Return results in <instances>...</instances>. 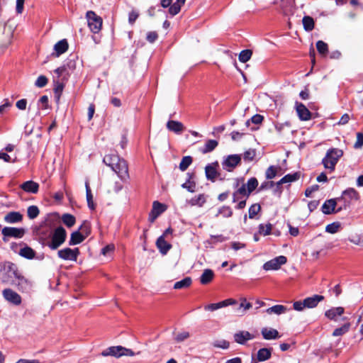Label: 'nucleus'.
Segmentation results:
<instances>
[{
    "instance_id": "nucleus-26",
    "label": "nucleus",
    "mask_w": 363,
    "mask_h": 363,
    "mask_svg": "<svg viewBox=\"0 0 363 363\" xmlns=\"http://www.w3.org/2000/svg\"><path fill=\"white\" fill-rule=\"evenodd\" d=\"M21 188L28 193L36 194L39 189V184L33 181H27L21 185Z\"/></svg>"
},
{
    "instance_id": "nucleus-64",
    "label": "nucleus",
    "mask_w": 363,
    "mask_h": 363,
    "mask_svg": "<svg viewBox=\"0 0 363 363\" xmlns=\"http://www.w3.org/2000/svg\"><path fill=\"white\" fill-rule=\"evenodd\" d=\"M294 309L298 311H302L303 308H306V305L304 303V300L303 301H295L293 304Z\"/></svg>"
},
{
    "instance_id": "nucleus-38",
    "label": "nucleus",
    "mask_w": 363,
    "mask_h": 363,
    "mask_svg": "<svg viewBox=\"0 0 363 363\" xmlns=\"http://www.w3.org/2000/svg\"><path fill=\"white\" fill-rule=\"evenodd\" d=\"M191 283H192L191 278L189 277H186L184 278L182 280L175 282L174 284V289H186L191 286Z\"/></svg>"
},
{
    "instance_id": "nucleus-42",
    "label": "nucleus",
    "mask_w": 363,
    "mask_h": 363,
    "mask_svg": "<svg viewBox=\"0 0 363 363\" xmlns=\"http://www.w3.org/2000/svg\"><path fill=\"white\" fill-rule=\"evenodd\" d=\"M272 225L271 223L259 224L258 231L260 235L264 236L269 235L272 233Z\"/></svg>"
},
{
    "instance_id": "nucleus-47",
    "label": "nucleus",
    "mask_w": 363,
    "mask_h": 363,
    "mask_svg": "<svg viewBox=\"0 0 363 363\" xmlns=\"http://www.w3.org/2000/svg\"><path fill=\"white\" fill-rule=\"evenodd\" d=\"M193 160L191 156H185L182 159L181 162L179 163V169L181 171H185L192 163Z\"/></svg>"
},
{
    "instance_id": "nucleus-44",
    "label": "nucleus",
    "mask_w": 363,
    "mask_h": 363,
    "mask_svg": "<svg viewBox=\"0 0 363 363\" xmlns=\"http://www.w3.org/2000/svg\"><path fill=\"white\" fill-rule=\"evenodd\" d=\"M350 323H346L342 326L335 329L333 333V336L342 335L345 334L350 330Z\"/></svg>"
},
{
    "instance_id": "nucleus-59",
    "label": "nucleus",
    "mask_w": 363,
    "mask_h": 363,
    "mask_svg": "<svg viewBox=\"0 0 363 363\" xmlns=\"http://www.w3.org/2000/svg\"><path fill=\"white\" fill-rule=\"evenodd\" d=\"M255 151L254 150L250 149L244 152L243 159L245 161H252L255 157Z\"/></svg>"
},
{
    "instance_id": "nucleus-50",
    "label": "nucleus",
    "mask_w": 363,
    "mask_h": 363,
    "mask_svg": "<svg viewBox=\"0 0 363 363\" xmlns=\"http://www.w3.org/2000/svg\"><path fill=\"white\" fill-rule=\"evenodd\" d=\"M252 52L250 50H243L240 52L239 55V60L242 62H247L252 57Z\"/></svg>"
},
{
    "instance_id": "nucleus-55",
    "label": "nucleus",
    "mask_w": 363,
    "mask_h": 363,
    "mask_svg": "<svg viewBox=\"0 0 363 363\" xmlns=\"http://www.w3.org/2000/svg\"><path fill=\"white\" fill-rule=\"evenodd\" d=\"M218 213L224 218H230L233 215V211L230 206H223L218 210Z\"/></svg>"
},
{
    "instance_id": "nucleus-45",
    "label": "nucleus",
    "mask_w": 363,
    "mask_h": 363,
    "mask_svg": "<svg viewBox=\"0 0 363 363\" xmlns=\"http://www.w3.org/2000/svg\"><path fill=\"white\" fill-rule=\"evenodd\" d=\"M246 185L248 194H250L258 186V181L255 177H251L248 179Z\"/></svg>"
},
{
    "instance_id": "nucleus-20",
    "label": "nucleus",
    "mask_w": 363,
    "mask_h": 363,
    "mask_svg": "<svg viewBox=\"0 0 363 363\" xmlns=\"http://www.w3.org/2000/svg\"><path fill=\"white\" fill-rule=\"evenodd\" d=\"M250 194L247 193V189L246 188L245 184H242L240 187H239L235 191L233 194V202L235 203L238 201L242 198L247 199Z\"/></svg>"
},
{
    "instance_id": "nucleus-4",
    "label": "nucleus",
    "mask_w": 363,
    "mask_h": 363,
    "mask_svg": "<svg viewBox=\"0 0 363 363\" xmlns=\"http://www.w3.org/2000/svg\"><path fill=\"white\" fill-rule=\"evenodd\" d=\"M67 232L65 229L60 225L54 228L50 238L45 242V246L48 247L51 250L58 249L66 240Z\"/></svg>"
},
{
    "instance_id": "nucleus-12",
    "label": "nucleus",
    "mask_w": 363,
    "mask_h": 363,
    "mask_svg": "<svg viewBox=\"0 0 363 363\" xmlns=\"http://www.w3.org/2000/svg\"><path fill=\"white\" fill-rule=\"evenodd\" d=\"M219 164L218 162H214L211 164H208L205 167V174L208 180L214 182L216 179L220 177V173L218 172Z\"/></svg>"
},
{
    "instance_id": "nucleus-58",
    "label": "nucleus",
    "mask_w": 363,
    "mask_h": 363,
    "mask_svg": "<svg viewBox=\"0 0 363 363\" xmlns=\"http://www.w3.org/2000/svg\"><path fill=\"white\" fill-rule=\"evenodd\" d=\"M48 82V78L44 75H40L38 77L35 82V85L37 87L43 88L47 85Z\"/></svg>"
},
{
    "instance_id": "nucleus-36",
    "label": "nucleus",
    "mask_w": 363,
    "mask_h": 363,
    "mask_svg": "<svg viewBox=\"0 0 363 363\" xmlns=\"http://www.w3.org/2000/svg\"><path fill=\"white\" fill-rule=\"evenodd\" d=\"M85 187H86V201L88 206L90 209H95V204L93 201V195L91 193V190L89 186V182L88 180L85 182Z\"/></svg>"
},
{
    "instance_id": "nucleus-48",
    "label": "nucleus",
    "mask_w": 363,
    "mask_h": 363,
    "mask_svg": "<svg viewBox=\"0 0 363 363\" xmlns=\"http://www.w3.org/2000/svg\"><path fill=\"white\" fill-rule=\"evenodd\" d=\"M166 210L165 205L160 203L159 201H154L152 204V212L155 214L160 215Z\"/></svg>"
},
{
    "instance_id": "nucleus-52",
    "label": "nucleus",
    "mask_w": 363,
    "mask_h": 363,
    "mask_svg": "<svg viewBox=\"0 0 363 363\" xmlns=\"http://www.w3.org/2000/svg\"><path fill=\"white\" fill-rule=\"evenodd\" d=\"M277 169H278V167H277L275 166H273V165L269 166L267 169L266 172H265L266 179H274L277 176Z\"/></svg>"
},
{
    "instance_id": "nucleus-49",
    "label": "nucleus",
    "mask_w": 363,
    "mask_h": 363,
    "mask_svg": "<svg viewBox=\"0 0 363 363\" xmlns=\"http://www.w3.org/2000/svg\"><path fill=\"white\" fill-rule=\"evenodd\" d=\"M53 82H54V85H55L54 89H53L54 92H55V95H57V97L59 98L63 91L64 84H63V82H60L59 79H54Z\"/></svg>"
},
{
    "instance_id": "nucleus-3",
    "label": "nucleus",
    "mask_w": 363,
    "mask_h": 363,
    "mask_svg": "<svg viewBox=\"0 0 363 363\" xmlns=\"http://www.w3.org/2000/svg\"><path fill=\"white\" fill-rule=\"evenodd\" d=\"M14 279L23 281L24 277L19 272L16 264L6 261L0 262V280L2 283L13 284Z\"/></svg>"
},
{
    "instance_id": "nucleus-62",
    "label": "nucleus",
    "mask_w": 363,
    "mask_h": 363,
    "mask_svg": "<svg viewBox=\"0 0 363 363\" xmlns=\"http://www.w3.org/2000/svg\"><path fill=\"white\" fill-rule=\"evenodd\" d=\"M158 38V35L155 31H150L147 33L146 39L149 43H153Z\"/></svg>"
},
{
    "instance_id": "nucleus-8",
    "label": "nucleus",
    "mask_w": 363,
    "mask_h": 363,
    "mask_svg": "<svg viewBox=\"0 0 363 363\" xmlns=\"http://www.w3.org/2000/svg\"><path fill=\"white\" fill-rule=\"evenodd\" d=\"M80 252L78 247L71 249L69 247H65L60 250L57 252V256L64 260L77 261Z\"/></svg>"
},
{
    "instance_id": "nucleus-29",
    "label": "nucleus",
    "mask_w": 363,
    "mask_h": 363,
    "mask_svg": "<svg viewBox=\"0 0 363 363\" xmlns=\"http://www.w3.org/2000/svg\"><path fill=\"white\" fill-rule=\"evenodd\" d=\"M215 276L213 271L211 269L203 270L200 277V282L203 285H206L212 281Z\"/></svg>"
},
{
    "instance_id": "nucleus-25",
    "label": "nucleus",
    "mask_w": 363,
    "mask_h": 363,
    "mask_svg": "<svg viewBox=\"0 0 363 363\" xmlns=\"http://www.w3.org/2000/svg\"><path fill=\"white\" fill-rule=\"evenodd\" d=\"M167 128L172 131V132H174L177 134H180L183 132V130H184V125L179 122V121H173V120H169L167 123Z\"/></svg>"
},
{
    "instance_id": "nucleus-53",
    "label": "nucleus",
    "mask_w": 363,
    "mask_h": 363,
    "mask_svg": "<svg viewBox=\"0 0 363 363\" xmlns=\"http://www.w3.org/2000/svg\"><path fill=\"white\" fill-rule=\"evenodd\" d=\"M261 211V206L258 203L252 204L249 208V218L252 219Z\"/></svg>"
},
{
    "instance_id": "nucleus-2",
    "label": "nucleus",
    "mask_w": 363,
    "mask_h": 363,
    "mask_svg": "<svg viewBox=\"0 0 363 363\" xmlns=\"http://www.w3.org/2000/svg\"><path fill=\"white\" fill-rule=\"evenodd\" d=\"M58 218L59 217L56 213L48 214L39 226L35 228V233L38 237L39 242L43 246H45V242H47L54 228H55Z\"/></svg>"
},
{
    "instance_id": "nucleus-39",
    "label": "nucleus",
    "mask_w": 363,
    "mask_h": 363,
    "mask_svg": "<svg viewBox=\"0 0 363 363\" xmlns=\"http://www.w3.org/2000/svg\"><path fill=\"white\" fill-rule=\"evenodd\" d=\"M302 23L305 30L309 32L313 30L315 22L312 17L305 16L302 19Z\"/></svg>"
},
{
    "instance_id": "nucleus-54",
    "label": "nucleus",
    "mask_w": 363,
    "mask_h": 363,
    "mask_svg": "<svg viewBox=\"0 0 363 363\" xmlns=\"http://www.w3.org/2000/svg\"><path fill=\"white\" fill-rule=\"evenodd\" d=\"M340 228V223L338 222H334L333 223L328 224L325 227V231L327 233L334 234V233H337Z\"/></svg>"
},
{
    "instance_id": "nucleus-22",
    "label": "nucleus",
    "mask_w": 363,
    "mask_h": 363,
    "mask_svg": "<svg viewBox=\"0 0 363 363\" xmlns=\"http://www.w3.org/2000/svg\"><path fill=\"white\" fill-rule=\"evenodd\" d=\"M68 48L69 45L67 40L62 39L54 45L55 53H53V55L56 57H59L65 53L68 50Z\"/></svg>"
},
{
    "instance_id": "nucleus-17",
    "label": "nucleus",
    "mask_w": 363,
    "mask_h": 363,
    "mask_svg": "<svg viewBox=\"0 0 363 363\" xmlns=\"http://www.w3.org/2000/svg\"><path fill=\"white\" fill-rule=\"evenodd\" d=\"M255 337V335L245 330L239 331L234 335L235 342L240 345H245L248 340Z\"/></svg>"
},
{
    "instance_id": "nucleus-30",
    "label": "nucleus",
    "mask_w": 363,
    "mask_h": 363,
    "mask_svg": "<svg viewBox=\"0 0 363 363\" xmlns=\"http://www.w3.org/2000/svg\"><path fill=\"white\" fill-rule=\"evenodd\" d=\"M300 174L298 172H295L294 174H288L282 177L279 182H277L276 185L277 188L285 183H289L294 181H296L299 179Z\"/></svg>"
},
{
    "instance_id": "nucleus-28",
    "label": "nucleus",
    "mask_w": 363,
    "mask_h": 363,
    "mask_svg": "<svg viewBox=\"0 0 363 363\" xmlns=\"http://www.w3.org/2000/svg\"><path fill=\"white\" fill-rule=\"evenodd\" d=\"M345 309L342 307L332 308L325 311V315L330 320H337V317L344 313Z\"/></svg>"
},
{
    "instance_id": "nucleus-1",
    "label": "nucleus",
    "mask_w": 363,
    "mask_h": 363,
    "mask_svg": "<svg viewBox=\"0 0 363 363\" xmlns=\"http://www.w3.org/2000/svg\"><path fill=\"white\" fill-rule=\"evenodd\" d=\"M103 162L110 167L122 181L129 179L128 166L127 162L116 154H109L104 156Z\"/></svg>"
},
{
    "instance_id": "nucleus-15",
    "label": "nucleus",
    "mask_w": 363,
    "mask_h": 363,
    "mask_svg": "<svg viewBox=\"0 0 363 363\" xmlns=\"http://www.w3.org/2000/svg\"><path fill=\"white\" fill-rule=\"evenodd\" d=\"M296 110L301 121H308L311 118V113L302 103L296 102Z\"/></svg>"
},
{
    "instance_id": "nucleus-16",
    "label": "nucleus",
    "mask_w": 363,
    "mask_h": 363,
    "mask_svg": "<svg viewBox=\"0 0 363 363\" xmlns=\"http://www.w3.org/2000/svg\"><path fill=\"white\" fill-rule=\"evenodd\" d=\"M236 301L233 298H228L218 303H210L204 306L205 311H214L219 308L235 304Z\"/></svg>"
},
{
    "instance_id": "nucleus-33",
    "label": "nucleus",
    "mask_w": 363,
    "mask_h": 363,
    "mask_svg": "<svg viewBox=\"0 0 363 363\" xmlns=\"http://www.w3.org/2000/svg\"><path fill=\"white\" fill-rule=\"evenodd\" d=\"M218 143L216 140H208L204 146L200 148V152L206 154L212 152L218 146Z\"/></svg>"
},
{
    "instance_id": "nucleus-32",
    "label": "nucleus",
    "mask_w": 363,
    "mask_h": 363,
    "mask_svg": "<svg viewBox=\"0 0 363 363\" xmlns=\"http://www.w3.org/2000/svg\"><path fill=\"white\" fill-rule=\"evenodd\" d=\"M5 221L9 223L21 222L23 220V216L19 212H10L6 214L4 218Z\"/></svg>"
},
{
    "instance_id": "nucleus-63",
    "label": "nucleus",
    "mask_w": 363,
    "mask_h": 363,
    "mask_svg": "<svg viewBox=\"0 0 363 363\" xmlns=\"http://www.w3.org/2000/svg\"><path fill=\"white\" fill-rule=\"evenodd\" d=\"M189 337V333L186 331H183L177 335L175 340L177 342H182L187 339Z\"/></svg>"
},
{
    "instance_id": "nucleus-14",
    "label": "nucleus",
    "mask_w": 363,
    "mask_h": 363,
    "mask_svg": "<svg viewBox=\"0 0 363 363\" xmlns=\"http://www.w3.org/2000/svg\"><path fill=\"white\" fill-rule=\"evenodd\" d=\"M272 348H261L257 351V356H252L251 363H257L264 362L270 359L272 356Z\"/></svg>"
},
{
    "instance_id": "nucleus-10",
    "label": "nucleus",
    "mask_w": 363,
    "mask_h": 363,
    "mask_svg": "<svg viewBox=\"0 0 363 363\" xmlns=\"http://www.w3.org/2000/svg\"><path fill=\"white\" fill-rule=\"evenodd\" d=\"M241 162V156L239 155H228L222 162L223 169L232 172Z\"/></svg>"
},
{
    "instance_id": "nucleus-5",
    "label": "nucleus",
    "mask_w": 363,
    "mask_h": 363,
    "mask_svg": "<svg viewBox=\"0 0 363 363\" xmlns=\"http://www.w3.org/2000/svg\"><path fill=\"white\" fill-rule=\"evenodd\" d=\"M342 155L343 151L342 150L330 148L327 151L325 156L322 160V164L325 169H329L330 172H332L335 170L336 164Z\"/></svg>"
},
{
    "instance_id": "nucleus-57",
    "label": "nucleus",
    "mask_w": 363,
    "mask_h": 363,
    "mask_svg": "<svg viewBox=\"0 0 363 363\" xmlns=\"http://www.w3.org/2000/svg\"><path fill=\"white\" fill-rule=\"evenodd\" d=\"M78 230H81V233H82L84 235H86V238L89 235L91 231L89 223L86 220H84L80 225Z\"/></svg>"
},
{
    "instance_id": "nucleus-13",
    "label": "nucleus",
    "mask_w": 363,
    "mask_h": 363,
    "mask_svg": "<svg viewBox=\"0 0 363 363\" xmlns=\"http://www.w3.org/2000/svg\"><path fill=\"white\" fill-rule=\"evenodd\" d=\"M4 298L11 303L18 306L21 303V296L11 289H5L2 291Z\"/></svg>"
},
{
    "instance_id": "nucleus-31",
    "label": "nucleus",
    "mask_w": 363,
    "mask_h": 363,
    "mask_svg": "<svg viewBox=\"0 0 363 363\" xmlns=\"http://www.w3.org/2000/svg\"><path fill=\"white\" fill-rule=\"evenodd\" d=\"M86 239V235H84L79 230L74 231L71 234L70 240L69 241V245H75L82 242Z\"/></svg>"
},
{
    "instance_id": "nucleus-43",
    "label": "nucleus",
    "mask_w": 363,
    "mask_h": 363,
    "mask_svg": "<svg viewBox=\"0 0 363 363\" xmlns=\"http://www.w3.org/2000/svg\"><path fill=\"white\" fill-rule=\"evenodd\" d=\"M316 48L318 52L321 55H326L328 52V45L323 40H318L316 43Z\"/></svg>"
},
{
    "instance_id": "nucleus-34",
    "label": "nucleus",
    "mask_w": 363,
    "mask_h": 363,
    "mask_svg": "<svg viewBox=\"0 0 363 363\" xmlns=\"http://www.w3.org/2000/svg\"><path fill=\"white\" fill-rule=\"evenodd\" d=\"M206 202V196L204 194H199L193 198H191L188 203L191 206H197L199 207L203 206V205Z\"/></svg>"
},
{
    "instance_id": "nucleus-27",
    "label": "nucleus",
    "mask_w": 363,
    "mask_h": 363,
    "mask_svg": "<svg viewBox=\"0 0 363 363\" xmlns=\"http://www.w3.org/2000/svg\"><path fill=\"white\" fill-rule=\"evenodd\" d=\"M261 333L265 340H276L280 337L279 332L274 328H264L261 330Z\"/></svg>"
},
{
    "instance_id": "nucleus-18",
    "label": "nucleus",
    "mask_w": 363,
    "mask_h": 363,
    "mask_svg": "<svg viewBox=\"0 0 363 363\" xmlns=\"http://www.w3.org/2000/svg\"><path fill=\"white\" fill-rule=\"evenodd\" d=\"M122 350V346H111L103 350L101 355L103 357L111 356L118 358L123 356Z\"/></svg>"
},
{
    "instance_id": "nucleus-6",
    "label": "nucleus",
    "mask_w": 363,
    "mask_h": 363,
    "mask_svg": "<svg viewBox=\"0 0 363 363\" xmlns=\"http://www.w3.org/2000/svg\"><path fill=\"white\" fill-rule=\"evenodd\" d=\"M359 198V193L354 189H347L342 192V196L337 198V201L342 204L337 209L336 212H340L342 209H346L350 206L352 201H357Z\"/></svg>"
},
{
    "instance_id": "nucleus-24",
    "label": "nucleus",
    "mask_w": 363,
    "mask_h": 363,
    "mask_svg": "<svg viewBox=\"0 0 363 363\" xmlns=\"http://www.w3.org/2000/svg\"><path fill=\"white\" fill-rule=\"evenodd\" d=\"M156 245L162 255H166L172 248V245L164 240V235H161L157 238Z\"/></svg>"
},
{
    "instance_id": "nucleus-37",
    "label": "nucleus",
    "mask_w": 363,
    "mask_h": 363,
    "mask_svg": "<svg viewBox=\"0 0 363 363\" xmlns=\"http://www.w3.org/2000/svg\"><path fill=\"white\" fill-rule=\"evenodd\" d=\"M188 179L186 182L182 184V187L186 189L189 192H194L196 191V183L191 181L194 174L191 173H187Z\"/></svg>"
},
{
    "instance_id": "nucleus-46",
    "label": "nucleus",
    "mask_w": 363,
    "mask_h": 363,
    "mask_svg": "<svg viewBox=\"0 0 363 363\" xmlns=\"http://www.w3.org/2000/svg\"><path fill=\"white\" fill-rule=\"evenodd\" d=\"M40 213L39 208L37 206H30L27 209V215L30 219H35Z\"/></svg>"
},
{
    "instance_id": "nucleus-9",
    "label": "nucleus",
    "mask_w": 363,
    "mask_h": 363,
    "mask_svg": "<svg viewBox=\"0 0 363 363\" xmlns=\"http://www.w3.org/2000/svg\"><path fill=\"white\" fill-rule=\"evenodd\" d=\"M1 233L4 235V242H6L8 241V237L21 238L25 234V230L23 228H18L14 227H4L1 230Z\"/></svg>"
},
{
    "instance_id": "nucleus-40",
    "label": "nucleus",
    "mask_w": 363,
    "mask_h": 363,
    "mask_svg": "<svg viewBox=\"0 0 363 363\" xmlns=\"http://www.w3.org/2000/svg\"><path fill=\"white\" fill-rule=\"evenodd\" d=\"M287 311L286 306L283 305H275L266 310V313L271 315L272 313L280 315L284 313Z\"/></svg>"
},
{
    "instance_id": "nucleus-19",
    "label": "nucleus",
    "mask_w": 363,
    "mask_h": 363,
    "mask_svg": "<svg viewBox=\"0 0 363 363\" xmlns=\"http://www.w3.org/2000/svg\"><path fill=\"white\" fill-rule=\"evenodd\" d=\"M339 203L337 199H331L325 201L322 206V211L324 214L329 215L335 213L337 203Z\"/></svg>"
},
{
    "instance_id": "nucleus-7",
    "label": "nucleus",
    "mask_w": 363,
    "mask_h": 363,
    "mask_svg": "<svg viewBox=\"0 0 363 363\" xmlns=\"http://www.w3.org/2000/svg\"><path fill=\"white\" fill-rule=\"evenodd\" d=\"M88 26L94 33H99L102 28L103 19L93 11H88L86 13Z\"/></svg>"
},
{
    "instance_id": "nucleus-60",
    "label": "nucleus",
    "mask_w": 363,
    "mask_h": 363,
    "mask_svg": "<svg viewBox=\"0 0 363 363\" xmlns=\"http://www.w3.org/2000/svg\"><path fill=\"white\" fill-rule=\"evenodd\" d=\"M214 347L222 349H228L230 347V343L227 340H218L213 343Z\"/></svg>"
},
{
    "instance_id": "nucleus-35",
    "label": "nucleus",
    "mask_w": 363,
    "mask_h": 363,
    "mask_svg": "<svg viewBox=\"0 0 363 363\" xmlns=\"http://www.w3.org/2000/svg\"><path fill=\"white\" fill-rule=\"evenodd\" d=\"M18 254L23 257H25L28 259H32L35 257L36 253L35 250H33L31 247L25 245L20 250Z\"/></svg>"
},
{
    "instance_id": "nucleus-61",
    "label": "nucleus",
    "mask_w": 363,
    "mask_h": 363,
    "mask_svg": "<svg viewBox=\"0 0 363 363\" xmlns=\"http://www.w3.org/2000/svg\"><path fill=\"white\" fill-rule=\"evenodd\" d=\"M363 146V133L358 132L357 133V140L354 145L356 149L361 148Z\"/></svg>"
},
{
    "instance_id": "nucleus-23",
    "label": "nucleus",
    "mask_w": 363,
    "mask_h": 363,
    "mask_svg": "<svg viewBox=\"0 0 363 363\" xmlns=\"http://www.w3.org/2000/svg\"><path fill=\"white\" fill-rule=\"evenodd\" d=\"M12 38V32L11 30H6V27H4L2 31H0V48L6 47L10 44Z\"/></svg>"
},
{
    "instance_id": "nucleus-21",
    "label": "nucleus",
    "mask_w": 363,
    "mask_h": 363,
    "mask_svg": "<svg viewBox=\"0 0 363 363\" xmlns=\"http://www.w3.org/2000/svg\"><path fill=\"white\" fill-rule=\"evenodd\" d=\"M324 296L322 295H313L310 297H307L304 299V303L306 305V308H313L318 306V304L324 300Z\"/></svg>"
},
{
    "instance_id": "nucleus-51",
    "label": "nucleus",
    "mask_w": 363,
    "mask_h": 363,
    "mask_svg": "<svg viewBox=\"0 0 363 363\" xmlns=\"http://www.w3.org/2000/svg\"><path fill=\"white\" fill-rule=\"evenodd\" d=\"M264 120V117L259 114H255L253 116L250 120H247L245 123L247 127H249L250 123H252L255 125H259L262 123Z\"/></svg>"
},
{
    "instance_id": "nucleus-11",
    "label": "nucleus",
    "mask_w": 363,
    "mask_h": 363,
    "mask_svg": "<svg viewBox=\"0 0 363 363\" xmlns=\"http://www.w3.org/2000/svg\"><path fill=\"white\" fill-rule=\"evenodd\" d=\"M287 259L285 256L280 255L267 262L263 265V269L266 271L277 270L281 265L286 264Z\"/></svg>"
},
{
    "instance_id": "nucleus-56",
    "label": "nucleus",
    "mask_w": 363,
    "mask_h": 363,
    "mask_svg": "<svg viewBox=\"0 0 363 363\" xmlns=\"http://www.w3.org/2000/svg\"><path fill=\"white\" fill-rule=\"evenodd\" d=\"M182 6V4H179V3L176 1L173 4H171V6H169V13L172 16L178 14L180 12V11H181Z\"/></svg>"
},
{
    "instance_id": "nucleus-41",
    "label": "nucleus",
    "mask_w": 363,
    "mask_h": 363,
    "mask_svg": "<svg viewBox=\"0 0 363 363\" xmlns=\"http://www.w3.org/2000/svg\"><path fill=\"white\" fill-rule=\"evenodd\" d=\"M62 220L68 228L72 227L76 222L75 217L69 213L63 214L62 216Z\"/></svg>"
}]
</instances>
